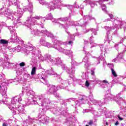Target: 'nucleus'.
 Listing matches in <instances>:
<instances>
[{
    "label": "nucleus",
    "instance_id": "nucleus-1",
    "mask_svg": "<svg viewBox=\"0 0 126 126\" xmlns=\"http://www.w3.org/2000/svg\"><path fill=\"white\" fill-rule=\"evenodd\" d=\"M0 43L3 45H6V44H8V41L5 39H1L0 40Z\"/></svg>",
    "mask_w": 126,
    "mask_h": 126
},
{
    "label": "nucleus",
    "instance_id": "nucleus-2",
    "mask_svg": "<svg viewBox=\"0 0 126 126\" xmlns=\"http://www.w3.org/2000/svg\"><path fill=\"white\" fill-rule=\"evenodd\" d=\"M111 70L112 75H113L114 77H117V76H118V75L117 74V73H116V71H115V70H114L113 68H111Z\"/></svg>",
    "mask_w": 126,
    "mask_h": 126
},
{
    "label": "nucleus",
    "instance_id": "nucleus-3",
    "mask_svg": "<svg viewBox=\"0 0 126 126\" xmlns=\"http://www.w3.org/2000/svg\"><path fill=\"white\" fill-rule=\"evenodd\" d=\"M36 73V67H33L32 68L31 74L32 75H34Z\"/></svg>",
    "mask_w": 126,
    "mask_h": 126
},
{
    "label": "nucleus",
    "instance_id": "nucleus-4",
    "mask_svg": "<svg viewBox=\"0 0 126 126\" xmlns=\"http://www.w3.org/2000/svg\"><path fill=\"white\" fill-rule=\"evenodd\" d=\"M102 10L103 11H105V12H107V10L106 9V8H107V6L105 5H102Z\"/></svg>",
    "mask_w": 126,
    "mask_h": 126
},
{
    "label": "nucleus",
    "instance_id": "nucleus-5",
    "mask_svg": "<svg viewBox=\"0 0 126 126\" xmlns=\"http://www.w3.org/2000/svg\"><path fill=\"white\" fill-rule=\"evenodd\" d=\"M90 85V83L88 82V81H86L85 83V86L87 87H89Z\"/></svg>",
    "mask_w": 126,
    "mask_h": 126
},
{
    "label": "nucleus",
    "instance_id": "nucleus-6",
    "mask_svg": "<svg viewBox=\"0 0 126 126\" xmlns=\"http://www.w3.org/2000/svg\"><path fill=\"white\" fill-rule=\"evenodd\" d=\"M88 125L89 126H92V125H93V120H90V122L88 123Z\"/></svg>",
    "mask_w": 126,
    "mask_h": 126
},
{
    "label": "nucleus",
    "instance_id": "nucleus-7",
    "mask_svg": "<svg viewBox=\"0 0 126 126\" xmlns=\"http://www.w3.org/2000/svg\"><path fill=\"white\" fill-rule=\"evenodd\" d=\"M25 65V63H24V62H22L21 63H20V66H24Z\"/></svg>",
    "mask_w": 126,
    "mask_h": 126
},
{
    "label": "nucleus",
    "instance_id": "nucleus-8",
    "mask_svg": "<svg viewBox=\"0 0 126 126\" xmlns=\"http://www.w3.org/2000/svg\"><path fill=\"white\" fill-rule=\"evenodd\" d=\"M118 118L120 121H123L124 120V118L121 117L120 116H118Z\"/></svg>",
    "mask_w": 126,
    "mask_h": 126
},
{
    "label": "nucleus",
    "instance_id": "nucleus-9",
    "mask_svg": "<svg viewBox=\"0 0 126 126\" xmlns=\"http://www.w3.org/2000/svg\"><path fill=\"white\" fill-rule=\"evenodd\" d=\"M95 74V72H94V71L93 70H91V74L92 75H94V74Z\"/></svg>",
    "mask_w": 126,
    "mask_h": 126
},
{
    "label": "nucleus",
    "instance_id": "nucleus-10",
    "mask_svg": "<svg viewBox=\"0 0 126 126\" xmlns=\"http://www.w3.org/2000/svg\"><path fill=\"white\" fill-rule=\"evenodd\" d=\"M102 82L103 83H108V82L106 80L102 81Z\"/></svg>",
    "mask_w": 126,
    "mask_h": 126
},
{
    "label": "nucleus",
    "instance_id": "nucleus-11",
    "mask_svg": "<svg viewBox=\"0 0 126 126\" xmlns=\"http://www.w3.org/2000/svg\"><path fill=\"white\" fill-rule=\"evenodd\" d=\"M2 126H7V123H3Z\"/></svg>",
    "mask_w": 126,
    "mask_h": 126
},
{
    "label": "nucleus",
    "instance_id": "nucleus-12",
    "mask_svg": "<svg viewBox=\"0 0 126 126\" xmlns=\"http://www.w3.org/2000/svg\"><path fill=\"white\" fill-rule=\"evenodd\" d=\"M119 121H117V122H116V123H115V125L116 126H118V125H119Z\"/></svg>",
    "mask_w": 126,
    "mask_h": 126
},
{
    "label": "nucleus",
    "instance_id": "nucleus-13",
    "mask_svg": "<svg viewBox=\"0 0 126 126\" xmlns=\"http://www.w3.org/2000/svg\"><path fill=\"white\" fill-rule=\"evenodd\" d=\"M72 41H69L68 42L69 45H70L71 44H72Z\"/></svg>",
    "mask_w": 126,
    "mask_h": 126
},
{
    "label": "nucleus",
    "instance_id": "nucleus-14",
    "mask_svg": "<svg viewBox=\"0 0 126 126\" xmlns=\"http://www.w3.org/2000/svg\"><path fill=\"white\" fill-rule=\"evenodd\" d=\"M106 126H109V124L108 123V122L106 123Z\"/></svg>",
    "mask_w": 126,
    "mask_h": 126
},
{
    "label": "nucleus",
    "instance_id": "nucleus-15",
    "mask_svg": "<svg viewBox=\"0 0 126 126\" xmlns=\"http://www.w3.org/2000/svg\"><path fill=\"white\" fill-rule=\"evenodd\" d=\"M109 16H110V17H111V18H112V17H113V15H110Z\"/></svg>",
    "mask_w": 126,
    "mask_h": 126
},
{
    "label": "nucleus",
    "instance_id": "nucleus-16",
    "mask_svg": "<svg viewBox=\"0 0 126 126\" xmlns=\"http://www.w3.org/2000/svg\"><path fill=\"white\" fill-rule=\"evenodd\" d=\"M0 89H1V86L0 85Z\"/></svg>",
    "mask_w": 126,
    "mask_h": 126
},
{
    "label": "nucleus",
    "instance_id": "nucleus-17",
    "mask_svg": "<svg viewBox=\"0 0 126 126\" xmlns=\"http://www.w3.org/2000/svg\"><path fill=\"white\" fill-rule=\"evenodd\" d=\"M42 79L45 80V78H44V77H42Z\"/></svg>",
    "mask_w": 126,
    "mask_h": 126
},
{
    "label": "nucleus",
    "instance_id": "nucleus-18",
    "mask_svg": "<svg viewBox=\"0 0 126 126\" xmlns=\"http://www.w3.org/2000/svg\"><path fill=\"white\" fill-rule=\"evenodd\" d=\"M86 126H89V125H86Z\"/></svg>",
    "mask_w": 126,
    "mask_h": 126
}]
</instances>
